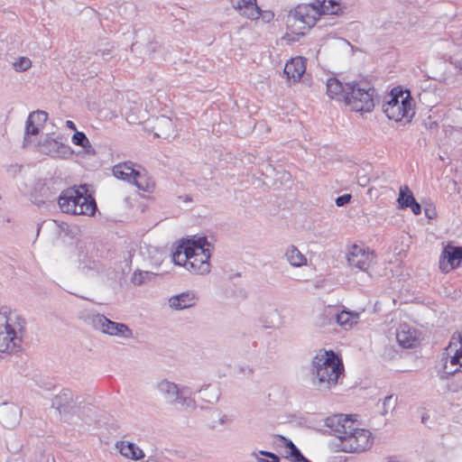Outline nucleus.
<instances>
[{"instance_id": "f257e3e1", "label": "nucleus", "mask_w": 462, "mask_h": 462, "mask_svg": "<svg viewBox=\"0 0 462 462\" xmlns=\"http://www.w3.org/2000/svg\"><path fill=\"white\" fill-rule=\"evenodd\" d=\"M326 426L337 438L338 450L346 453H360L373 446L372 433L365 429H359L348 416L336 414L326 419Z\"/></svg>"}, {"instance_id": "f03ea898", "label": "nucleus", "mask_w": 462, "mask_h": 462, "mask_svg": "<svg viewBox=\"0 0 462 462\" xmlns=\"http://www.w3.org/2000/svg\"><path fill=\"white\" fill-rule=\"evenodd\" d=\"M209 248L210 244L206 237L183 241L172 253V261L175 264L184 266L189 272L207 274L210 272L211 253Z\"/></svg>"}, {"instance_id": "7ed1b4c3", "label": "nucleus", "mask_w": 462, "mask_h": 462, "mask_svg": "<svg viewBox=\"0 0 462 462\" xmlns=\"http://www.w3.org/2000/svg\"><path fill=\"white\" fill-rule=\"evenodd\" d=\"M311 383L319 391L335 387L344 372L340 358L332 351H320L311 362Z\"/></svg>"}, {"instance_id": "20e7f679", "label": "nucleus", "mask_w": 462, "mask_h": 462, "mask_svg": "<svg viewBox=\"0 0 462 462\" xmlns=\"http://www.w3.org/2000/svg\"><path fill=\"white\" fill-rule=\"evenodd\" d=\"M25 320L8 307L0 310V352L16 354L22 350Z\"/></svg>"}, {"instance_id": "39448f33", "label": "nucleus", "mask_w": 462, "mask_h": 462, "mask_svg": "<svg viewBox=\"0 0 462 462\" xmlns=\"http://www.w3.org/2000/svg\"><path fill=\"white\" fill-rule=\"evenodd\" d=\"M87 192L85 185L64 189L58 199L60 210L66 214L93 216L97 204Z\"/></svg>"}, {"instance_id": "423d86ee", "label": "nucleus", "mask_w": 462, "mask_h": 462, "mask_svg": "<svg viewBox=\"0 0 462 462\" xmlns=\"http://www.w3.org/2000/svg\"><path fill=\"white\" fill-rule=\"evenodd\" d=\"M79 318L85 324L91 326L93 329L110 337L122 339H130L134 337L133 330L126 324L113 321L95 310H82Z\"/></svg>"}, {"instance_id": "0eeeda50", "label": "nucleus", "mask_w": 462, "mask_h": 462, "mask_svg": "<svg viewBox=\"0 0 462 462\" xmlns=\"http://www.w3.org/2000/svg\"><path fill=\"white\" fill-rule=\"evenodd\" d=\"M383 111L391 120L410 122L414 115L410 91L393 88L384 98Z\"/></svg>"}, {"instance_id": "6e6552de", "label": "nucleus", "mask_w": 462, "mask_h": 462, "mask_svg": "<svg viewBox=\"0 0 462 462\" xmlns=\"http://www.w3.org/2000/svg\"><path fill=\"white\" fill-rule=\"evenodd\" d=\"M156 388L171 404L180 405L186 410L197 407L194 393L186 385H179L167 379H162L157 383Z\"/></svg>"}, {"instance_id": "1a4fd4ad", "label": "nucleus", "mask_w": 462, "mask_h": 462, "mask_svg": "<svg viewBox=\"0 0 462 462\" xmlns=\"http://www.w3.org/2000/svg\"><path fill=\"white\" fill-rule=\"evenodd\" d=\"M319 18V11L314 4H301L290 12L287 25L293 33L303 35L305 31L313 27Z\"/></svg>"}, {"instance_id": "9d476101", "label": "nucleus", "mask_w": 462, "mask_h": 462, "mask_svg": "<svg viewBox=\"0 0 462 462\" xmlns=\"http://www.w3.org/2000/svg\"><path fill=\"white\" fill-rule=\"evenodd\" d=\"M346 97V105L356 112H370L374 106V95L375 89L368 81L352 82Z\"/></svg>"}, {"instance_id": "9b49d317", "label": "nucleus", "mask_w": 462, "mask_h": 462, "mask_svg": "<svg viewBox=\"0 0 462 462\" xmlns=\"http://www.w3.org/2000/svg\"><path fill=\"white\" fill-rule=\"evenodd\" d=\"M376 256L368 247L352 245L346 253V260L351 267L367 272L375 263Z\"/></svg>"}, {"instance_id": "f8f14e48", "label": "nucleus", "mask_w": 462, "mask_h": 462, "mask_svg": "<svg viewBox=\"0 0 462 462\" xmlns=\"http://www.w3.org/2000/svg\"><path fill=\"white\" fill-rule=\"evenodd\" d=\"M445 350L446 352L437 365V373L440 379H446L448 376L460 372L462 368L461 358L456 353L450 352L448 346Z\"/></svg>"}, {"instance_id": "ddd939ff", "label": "nucleus", "mask_w": 462, "mask_h": 462, "mask_svg": "<svg viewBox=\"0 0 462 462\" xmlns=\"http://www.w3.org/2000/svg\"><path fill=\"white\" fill-rule=\"evenodd\" d=\"M48 119V114L42 110H36L30 113L25 122V131L23 137V147H27L32 143V137L38 135L41 128L43 127Z\"/></svg>"}, {"instance_id": "4468645a", "label": "nucleus", "mask_w": 462, "mask_h": 462, "mask_svg": "<svg viewBox=\"0 0 462 462\" xmlns=\"http://www.w3.org/2000/svg\"><path fill=\"white\" fill-rule=\"evenodd\" d=\"M39 151L52 158L69 159L72 156V149L52 138H46L39 143Z\"/></svg>"}, {"instance_id": "2eb2a0df", "label": "nucleus", "mask_w": 462, "mask_h": 462, "mask_svg": "<svg viewBox=\"0 0 462 462\" xmlns=\"http://www.w3.org/2000/svg\"><path fill=\"white\" fill-rule=\"evenodd\" d=\"M462 261V246L448 245L444 247L439 258V268L443 273L458 267Z\"/></svg>"}, {"instance_id": "dca6fc26", "label": "nucleus", "mask_w": 462, "mask_h": 462, "mask_svg": "<svg viewBox=\"0 0 462 462\" xmlns=\"http://www.w3.org/2000/svg\"><path fill=\"white\" fill-rule=\"evenodd\" d=\"M199 300V294L195 291H186L170 297L168 305L172 310L180 311L195 307Z\"/></svg>"}, {"instance_id": "f3484780", "label": "nucleus", "mask_w": 462, "mask_h": 462, "mask_svg": "<svg viewBox=\"0 0 462 462\" xmlns=\"http://www.w3.org/2000/svg\"><path fill=\"white\" fill-rule=\"evenodd\" d=\"M349 85H352V82L343 85L338 79L330 78L327 81V94L332 99L346 103V97L350 92Z\"/></svg>"}, {"instance_id": "a211bd4d", "label": "nucleus", "mask_w": 462, "mask_h": 462, "mask_svg": "<svg viewBox=\"0 0 462 462\" xmlns=\"http://www.w3.org/2000/svg\"><path fill=\"white\" fill-rule=\"evenodd\" d=\"M324 314L329 318V320L335 319L336 322L345 329L352 328L354 324L357 323L358 314L343 310L339 313L328 308L324 310Z\"/></svg>"}, {"instance_id": "6ab92c4d", "label": "nucleus", "mask_w": 462, "mask_h": 462, "mask_svg": "<svg viewBox=\"0 0 462 462\" xmlns=\"http://www.w3.org/2000/svg\"><path fill=\"white\" fill-rule=\"evenodd\" d=\"M232 6L238 10L240 14L249 19H258L260 16V8L256 5V0H231Z\"/></svg>"}, {"instance_id": "aec40b11", "label": "nucleus", "mask_w": 462, "mask_h": 462, "mask_svg": "<svg viewBox=\"0 0 462 462\" xmlns=\"http://www.w3.org/2000/svg\"><path fill=\"white\" fill-rule=\"evenodd\" d=\"M306 70L305 60L301 57L292 58L285 64L284 73L288 79L299 80Z\"/></svg>"}, {"instance_id": "412c9836", "label": "nucleus", "mask_w": 462, "mask_h": 462, "mask_svg": "<svg viewBox=\"0 0 462 462\" xmlns=\"http://www.w3.org/2000/svg\"><path fill=\"white\" fill-rule=\"evenodd\" d=\"M153 128L158 137L169 139L174 136L175 126L172 120L168 116L157 117Z\"/></svg>"}, {"instance_id": "4be33fe9", "label": "nucleus", "mask_w": 462, "mask_h": 462, "mask_svg": "<svg viewBox=\"0 0 462 462\" xmlns=\"http://www.w3.org/2000/svg\"><path fill=\"white\" fill-rule=\"evenodd\" d=\"M116 448L120 454L132 460H140L144 457V452L134 443L129 441H119Z\"/></svg>"}, {"instance_id": "5701e85b", "label": "nucleus", "mask_w": 462, "mask_h": 462, "mask_svg": "<svg viewBox=\"0 0 462 462\" xmlns=\"http://www.w3.org/2000/svg\"><path fill=\"white\" fill-rule=\"evenodd\" d=\"M112 171L116 178L132 183L134 173L137 170L134 168V163L132 162H125L115 165Z\"/></svg>"}, {"instance_id": "b1692460", "label": "nucleus", "mask_w": 462, "mask_h": 462, "mask_svg": "<svg viewBox=\"0 0 462 462\" xmlns=\"http://www.w3.org/2000/svg\"><path fill=\"white\" fill-rule=\"evenodd\" d=\"M284 257L287 262L293 267H302L307 264L306 256L295 246L290 245L286 248Z\"/></svg>"}, {"instance_id": "393cba45", "label": "nucleus", "mask_w": 462, "mask_h": 462, "mask_svg": "<svg viewBox=\"0 0 462 462\" xmlns=\"http://www.w3.org/2000/svg\"><path fill=\"white\" fill-rule=\"evenodd\" d=\"M74 402L73 393L69 389H64L52 399L51 405L61 411L70 407Z\"/></svg>"}, {"instance_id": "a878e982", "label": "nucleus", "mask_w": 462, "mask_h": 462, "mask_svg": "<svg viewBox=\"0 0 462 462\" xmlns=\"http://www.w3.org/2000/svg\"><path fill=\"white\" fill-rule=\"evenodd\" d=\"M396 339L399 345L404 348H411L416 342L415 331L406 326H401L396 332Z\"/></svg>"}, {"instance_id": "bb28decb", "label": "nucleus", "mask_w": 462, "mask_h": 462, "mask_svg": "<svg viewBox=\"0 0 462 462\" xmlns=\"http://www.w3.org/2000/svg\"><path fill=\"white\" fill-rule=\"evenodd\" d=\"M315 7L322 14H337L340 11V4L336 0H314Z\"/></svg>"}, {"instance_id": "cd10ccee", "label": "nucleus", "mask_w": 462, "mask_h": 462, "mask_svg": "<svg viewBox=\"0 0 462 462\" xmlns=\"http://www.w3.org/2000/svg\"><path fill=\"white\" fill-rule=\"evenodd\" d=\"M132 183L134 184L140 190L152 191L154 189V181L144 171H136L134 173Z\"/></svg>"}, {"instance_id": "c85d7f7f", "label": "nucleus", "mask_w": 462, "mask_h": 462, "mask_svg": "<svg viewBox=\"0 0 462 462\" xmlns=\"http://www.w3.org/2000/svg\"><path fill=\"white\" fill-rule=\"evenodd\" d=\"M71 141L75 145L82 147L88 154L95 153V151H94L88 138L83 132L76 131L75 134L71 137Z\"/></svg>"}, {"instance_id": "c756f323", "label": "nucleus", "mask_w": 462, "mask_h": 462, "mask_svg": "<svg viewBox=\"0 0 462 462\" xmlns=\"http://www.w3.org/2000/svg\"><path fill=\"white\" fill-rule=\"evenodd\" d=\"M415 200L408 186H401L399 191L398 203L401 208H408Z\"/></svg>"}, {"instance_id": "7c9ffc66", "label": "nucleus", "mask_w": 462, "mask_h": 462, "mask_svg": "<svg viewBox=\"0 0 462 462\" xmlns=\"http://www.w3.org/2000/svg\"><path fill=\"white\" fill-rule=\"evenodd\" d=\"M97 59L106 62L114 57V49L110 43H105L95 51Z\"/></svg>"}, {"instance_id": "2f4dec72", "label": "nucleus", "mask_w": 462, "mask_h": 462, "mask_svg": "<svg viewBox=\"0 0 462 462\" xmlns=\"http://www.w3.org/2000/svg\"><path fill=\"white\" fill-rule=\"evenodd\" d=\"M12 67L16 72H24L31 69L32 60L28 57L21 56L14 60Z\"/></svg>"}, {"instance_id": "473e14b6", "label": "nucleus", "mask_w": 462, "mask_h": 462, "mask_svg": "<svg viewBox=\"0 0 462 462\" xmlns=\"http://www.w3.org/2000/svg\"><path fill=\"white\" fill-rule=\"evenodd\" d=\"M448 347L450 352L456 353L462 360V334H454Z\"/></svg>"}, {"instance_id": "72a5a7b5", "label": "nucleus", "mask_w": 462, "mask_h": 462, "mask_svg": "<svg viewBox=\"0 0 462 462\" xmlns=\"http://www.w3.org/2000/svg\"><path fill=\"white\" fill-rule=\"evenodd\" d=\"M199 393L202 394V398L208 403H214L218 400L219 394L217 389L211 388L210 386L200 388Z\"/></svg>"}, {"instance_id": "f704fd0d", "label": "nucleus", "mask_w": 462, "mask_h": 462, "mask_svg": "<svg viewBox=\"0 0 462 462\" xmlns=\"http://www.w3.org/2000/svg\"><path fill=\"white\" fill-rule=\"evenodd\" d=\"M154 276V273L148 271H135L132 276V282L135 285H141L147 280H151Z\"/></svg>"}, {"instance_id": "c9c22d12", "label": "nucleus", "mask_w": 462, "mask_h": 462, "mask_svg": "<svg viewBox=\"0 0 462 462\" xmlns=\"http://www.w3.org/2000/svg\"><path fill=\"white\" fill-rule=\"evenodd\" d=\"M258 462H280V457L273 452L269 451H259V453L254 452L252 454Z\"/></svg>"}, {"instance_id": "e433bc0d", "label": "nucleus", "mask_w": 462, "mask_h": 462, "mask_svg": "<svg viewBox=\"0 0 462 462\" xmlns=\"http://www.w3.org/2000/svg\"><path fill=\"white\" fill-rule=\"evenodd\" d=\"M161 45L159 44V42H152L148 44L147 46V52L150 56V58L155 61V62H161L162 60H164V59H159L157 56H156V53L161 51Z\"/></svg>"}, {"instance_id": "4c0bfd02", "label": "nucleus", "mask_w": 462, "mask_h": 462, "mask_svg": "<svg viewBox=\"0 0 462 462\" xmlns=\"http://www.w3.org/2000/svg\"><path fill=\"white\" fill-rule=\"evenodd\" d=\"M397 403V398H393V395H388L383 399V411L382 413L384 415L388 413V411L391 410H394Z\"/></svg>"}, {"instance_id": "58836bf2", "label": "nucleus", "mask_w": 462, "mask_h": 462, "mask_svg": "<svg viewBox=\"0 0 462 462\" xmlns=\"http://www.w3.org/2000/svg\"><path fill=\"white\" fill-rule=\"evenodd\" d=\"M289 455L292 462H310L301 454L298 448H294L291 451H289Z\"/></svg>"}, {"instance_id": "ea45409f", "label": "nucleus", "mask_w": 462, "mask_h": 462, "mask_svg": "<svg viewBox=\"0 0 462 462\" xmlns=\"http://www.w3.org/2000/svg\"><path fill=\"white\" fill-rule=\"evenodd\" d=\"M11 411L13 412L14 418V420H10V421L5 418L4 411L1 413L2 420L6 427H13L18 421V417L20 415L19 410L16 407H12Z\"/></svg>"}, {"instance_id": "a19ab883", "label": "nucleus", "mask_w": 462, "mask_h": 462, "mask_svg": "<svg viewBox=\"0 0 462 462\" xmlns=\"http://www.w3.org/2000/svg\"><path fill=\"white\" fill-rule=\"evenodd\" d=\"M352 196L350 194H344L336 199V205L337 207H343L350 202Z\"/></svg>"}, {"instance_id": "79ce46f5", "label": "nucleus", "mask_w": 462, "mask_h": 462, "mask_svg": "<svg viewBox=\"0 0 462 462\" xmlns=\"http://www.w3.org/2000/svg\"><path fill=\"white\" fill-rule=\"evenodd\" d=\"M408 208L411 209L414 215H420L421 213V207L416 199L411 204V206H408Z\"/></svg>"}, {"instance_id": "37998d69", "label": "nucleus", "mask_w": 462, "mask_h": 462, "mask_svg": "<svg viewBox=\"0 0 462 462\" xmlns=\"http://www.w3.org/2000/svg\"><path fill=\"white\" fill-rule=\"evenodd\" d=\"M279 438H280V440H281V441L285 445V447H286L290 451H291V450H292V448H297V447L293 444V442H292L291 440H290V439H286V438H284V437H282V436H280Z\"/></svg>"}, {"instance_id": "c03bdc74", "label": "nucleus", "mask_w": 462, "mask_h": 462, "mask_svg": "<svg viewBox=\"0 0 462 462\" xmlns=\"http://www.w3.org/2000/svg\"><path fill=\"white\" fill-rule=\"evenodd\" d=\"M20 171H21V166L18 164L10 165V167L8 168V171L13 173L14 175L16 174L17 172H19Z\"/></svg>"}, {"instance_id": "a18cd8bd", "label": "nucleus", "mask_w": 462, "mask_h": 462, "mask_svg": "<svg viewBox=\"0 0 462 462\" xmlns=\"http://www.w3.org/2000/svg\"><path fill=\"white\" fill-rule=\"evenodd\" d=\"M218 422H219V424H220V425H225V424L228 423V422H229V418H228V416H227V415H226V414H222V415L219 417V419H218Z\"/></svg>"}, {"instance_id": "49530a36", "label": "nucleus", "mask_w": 462, "mask_h": 462, "mask_svg": "<svg viewBox=\"0 0 462 462\" xmlns=\"http://www.w3.org/2000/svg\"><path fill=\"white\" fill-rule=\"evenodd\" d=\"M66 126L75 132L77 131L76 125L70 120L66 121Z\"/></svg>"}, {"instance_id": "de8ad7c7", "label": "nucleus", "mask_w": 462, "mask_h": 462, "mask_svg": "<svg viewBox=\"0 0 462 462\" xmlns=\"http://www.w3.org/2000/svg\"><path fill=\"white\" fill-rule=\"evenodd\" d=\"M455 66L458 68L459 69H462V60L456 61Z\"/></svg>"}, {"instance_id": "09e8293b", "label": "nucleus", "mask_w": 462, "mask_h": 462, "mask_svg": "<svg viewBox=\"0 0 462 462\" xmlns=\"http://www.w3.org/2000/svg\"><path fill=\"white\" fill-rule=\"evenodd\" d=\"M438 124L436 122H430L429 127L432 129L433 127H437Z\"/></svg>"}, {"instance_id": "8fccbe9b", "label": "nucleus", "mask_w": 462, "mask_h": 462, "mask_svg": "<svg viewBox=\"0 0 462 462\" xmlns=\"http://www.w3.org/2000/svg\"><path fill=\"white\" fill-rule=\"evenodd\" d=\"M458 106L462 109V93H461V96L458 98Z\"/></svg>"}, {"instance_id": "3c124183", "label": "nucleus", "mask_w": 462, "mask_h": 462, "mask_svg": "<svg viewBox=\"0 0 462 462\" xmlns=\"http://www.w3.org/2000/svg\"><path fill=\"white\" fill-rule=\"evenodd\" d=\"M387 462H397V461L393 458H389Z\"/></svg>"}, {"instance_id": "603ef678", "label": "nucleus", "mask_w": 462, "mask_h": 462, "mask_svg": "<svg viewBox=\"0 0 462 462\" xmlns=\"http://www.w3.org/2000/svg\"><path fill=\"white\" fill-rule=\"evenodd\" d=\"M185 200H186V201H187V200H190V199L187 196V197L185 198Z\"/></svg>"}]
</instances>
